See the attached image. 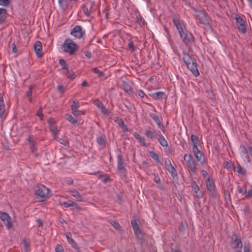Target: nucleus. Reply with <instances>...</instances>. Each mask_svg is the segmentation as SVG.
<instances>
[{
    "label": "nucleus",
    "instance_id": "f257e3e1",
    "mask_svg": "<svg viewBox=\"0 0 252 252\" xmlns=\"http://www.w3.org/2000/svg\"><path fill=\"white\" fill-rule=\"evenodd\" d=\"M183 61L188 68L192 73L194 76H198L199 75V72L197 69V65L195 60L185 52H183Z\"/></svg>",
    "mask_w": 252,
    "mask_h": 252
},
{
    "label": "nucleus",
    "instance_id": "f03ea898",
    "mask_svg": "<svg viewBox=\"0 0 252 252\" xmlns=\"http://www.w3.org/2000/svg\"><path fill=\"white\" fill-rule=\"evenodd\" d=\"M63 51L70 55H74L79 50V46L72 39H66L62 46Z\"/></svg>",
    "mask_w": 252,
    "mask_h": 252
},
{
    "label": "nucleus",
    "instance_id": "7ed1b4c3",
    "mask_svg": "<svg viewBox=\"0 0 252 252\" xmlns=\"http://www.w3.org/2000/svg\"><path fill=\"white\" fill-rule=\"evenodd\" d=\"M194 16L198 19L200 23L205 26L210 24V19L204 10L195 9Z\"/></svg>",
    "mask_w": 252,
    "mask_h": 252
},
{
    "label": "nucleus",
    "instance_id": "20e7f679",
    "mask_svg": "<svg viewBox=\"0 0 252 252\" xmlns=\"http://www.w3.org/2000/svg\"><path fill=\"white\" fill-rule=\"evenodd\" d=\"M184 159L186 163L187 167L190 169L193 174L197 175V168L196 167V164L191 155L186 154H185Z\"/></svg>",
    "mask_w": 252,
    "mask_h": 252
},
{
    "label": "nucleus",
    "instance_id": "39448f33",
    "mask_svg": "<svg viewBox=\"0 0 252 252\" xmlns=\"http://www.w3.org/2000/svg\"><path fill=\"white\" fill-rule=\"evenodd\" d=\"M230 245L231 248L234 250H241L243 244L240 237L235 234H233L231 236Z\"/></svg>",
    "mask_w": 252,
    "mask_h": 252
},
{
    "label": "nucleus",
    "instance_id": "423d86ee",
    "mask_svg": "<svg viewBox=\"0 0 252 252\" xmlns=\"http://www.w3.org/2000/svg\"><path fill=\"white\" fill-rule=\"evenodd\" d=\"M180 37L182 38L183 42L186 44L193 43L195 39L191 33L187 30H184L180 33Z\"/></svg>",
    "mask_w": 252,
    "mask_h": 252
},
{
    "label": "nucleus",
    "instance_id": "0eeeda50",
    "mask_svg": "<svg viewBox=\"0 0 252 252\" xmlns=\"http://www.w3.org/2000/svg\"><path fill=\"white\" fill-rule=\"evenodd\" d=\"M35 194L42 198H46L50 196V189L45 186L41 185L38 186Z\"/></svg>",
    "mask_w": 252,
    "mask_h": 252
},
{
    "label": "nucleus",
    "instance_id": "6e6552de",
    "mask_svg": "<svg viewBox=\"0 0 252 252\" xmlns=\"http://www.w3.org/2000/svg\"><path fill=\"white\" fill-rule=\"evenodd\" d=\"M234 19L236 20V24L239 32L242 33H245L246 32V27L245 20L238 15H236Z\"/></svg>",
    "mask_w": 252,
    "mask_h": 252
},
{
    "label": "nucleus",
    "instance_id": "1a4fd4ad",
    "mask_svg": "<svg viewBox=\"0 0 252 252\" xmlns=\"http://www.w3.org/2000/svg\"><path fill=\"white\" fill-rule=\"evenodd\" d=\"M192 152L197 161L202 165L205 163L204 156L203 153L198 149L197 146H195L194 148H192Z\"/></svg>",
    "mask_w": 252,
    "mask_h": 252
},
{
    "label": "nucleus",
    "instance_id": "9d476101",
    "mask_svg": "<svg viewBox=\"0 0 252 252\" xmlns=\"http://www.w3.org/2000/svg\"><path fill=\"white\" fill-rule=\"evenodd\" d=\"M206 186L208 190L209 191L211 195L214 197L216 198L217 196V193L214 182L210 180V177H208L207 181L206 182Z\"/></svg>",
    "mask_w": 252,
    "mask_h": 252
},
{
    "label": "nucleus",
    "instance_id": "9b49d317",
    "mask_svg": "<svg viewBox=\"0 0 252 252\" xmlns=\"http://www.w3.org/2000/svg\"><path fill=\"white\" fill-rule=\"evenodd\" d=\"M0 218L8 229L12 227L11 219L8 214L0 211Z\"/></svg>",
    "mask_w": 252,
    "mask_h": 252
},
{
    "label": "nucleus",
    "instance_id": "f8f14e48",
    "mask_svg": "<svg viewBox=\"0 0 252 252\" xmlns=\"http://www.w3.org/2000/svg\"><path fill=\"white\" fill-rule=\"evenodd\" d=\"M70 33L76 38H81L83 36L85 32H83L80 26L77 25L73 28Z\"/></svg>",
    "mask_w": 252,
    "mask_h": 252
},
{
    "label": "nucleus",
    "instance_id": "ddd939ff",
    "mask_svg": "<svg viewBox=\"0 0 252 252\" xmlns=\"http://www.w3.org/2000/svg\"><path fill=\"white\" fill-rule=\"evenodd\" d=\"M165 168L171 174L172 177L177 176L178 173L176 169L173 167L171 164V162L170 159H168V162L165 161Z\"/></svg>",
    "mask_w": 252,
    "mask_h": 252
},
{
    "label": "nucleus",
    "instance_id": "4468645a",
    "mask_svg": "<svg viewBox=\"0 0 252 252\" xmlns=\"http://www.w3.org/2000/svg\"><path fill=\"white\" fill-rule=\"evenodd\" d=\"M118 158V170L122 173H125L126 172V169L125 167V162L123 160V157L122 155H119Z\"/></svg>",
    "mask_w": 252,
    "mask_h": 252
},
{
    "label": "nucleus",
    "instance_id": "2eb2a0df",
    "mask_svg": "<svg viewBox=\"0 0 252 252\" xmlns=\"http://www.w3.org/2000/svg\"><path fill=\"white\" fill-rule=\"evenodd\" d=\"M34 51L36 56L40 58L43 55L42 53V44L40 41H36L34 45Z\"/></svg>",
    "mask_w": 252,
    "mask_h": 252
},
{
    "label": "nucleus",
    "instance_id": "dca6fc26",
    "mask_svg": "<svg viewBox=\"0 0 252 252\" xmlns=\"http://www.w3.org/2000/svg\"><path fill=\"white\" fill-rule=\"evenodd\" d=\"M191 187L192 188V190L194 191V196L198 199H199L202 197V194L200 193L198 194V191L199 190V188L198 185L196 184L195 181H192L191 182Z\"/></svg>",
    "mask_w": 252,
    "mask_h": 252
},
{
    "label": "nucleus",
    "instance_id": "f3484780",
    "mask_svg": "<svg viewBox=\"0 0 252 252\" xmlns=\"http://www.w3.org/2000/svg\"><path fill=\"white\" fill-rule=\"evenodd\" d=\"M241 156L245 158L247 162H251V158L248 154V149L244 145H241L240 147Z\"/></svg>",
    "mask_w": 252,
    "mask_h": 252
},
{
    "label": "nucleus",
    "instance_id": "a211bd4d",
    "mask_svg": "<svg viewBox=\"0 0 252 252\" xmlns=\"http://www.w3.org/2000/svg\"><path fill=\"white\" fill-rule=\"evenodd\" d=\"M131 224L135 235L137 236L141 235V231L137 221L135 220H132L131 221Z\"/></svg>",
    "mask_w": 252,
    "mask_h": 252
},
{
    "label": "nucleus",
    "instance_id": "6ab92c4d",
    "mask_svg": "<svg viewBox=\"0 0 252 252\" xmlns=\"http://www.w3.org/2000/svg\"><path fill=\"white\" fill-rule=\"evenodd\" d=\"M150 95L156 99L166 98L167 96L163 92H158L150 94Z\"/></svg>",
    "mask_w": 252,
    "mask_h": 252
},
{
    "label": "nucleus",
    "instance_id": "aec40b11",
    "mask_svg": "<svg viewBox=\"0 0 252 252\" xmlns=\"http://www.w3.org/2000/svg\"><path fill=\"white\" fill-rule=\"evenodd\" d=\"M150 117L157 123L160 129H163L164 126L161 124V121L158 116L154 113H151Z\"/></svg>",
    "mask_w": 252,
    "mask_h": 252
},
{
    "label": "nucleus",
    "instance_id": "412c9836",
    "mask_svg": "<svg viewBox=\"0 0 252 252\" xmlns=\"http://www.w3.org/2000/svg\"><path fill=\"white\" fill-rule=\"evenodd\" d=\"M114 121L119 125L124 131L128 130L126 126L125 125L124 121L120 117H116L114 119Z\"/></svg>",
    "mask_w": 252,
    "mask_h": 252
},
{
    "label": "nucleus",
    "instance_id": "4be33fe9",
    "mask_svg": "<svg viewBox=\"0 0 252 252\" xmlns=\"http://www.w3.org/2000/svg\"><path fill=\"white\" fill-rule=\"evenodd\" d=\"M7 18V10L5 8H0V24H3Z\"/></svg>",
    "mask_w": 252,
    "mask_h": 252
},
{
    "label": "nucleus",
    "instance_id": "5701e85b",
    "mask_svg": "<svg viewBox=\"0 0 252 252\" xmlns=\"http://www.w3.org/2000/svg\"><path fill=\"white\" fill-rule=\"evenodd\" d=\"M70 194L75 198L78 201H83V198L81 194L76 190H71L69 191Z\"/></svg>",
    "mask_w": 252,
    "mask_h": 252
},
{
    "label": "nucleus",
    "instance_id": "b1692460",
    "mask_svg": "<svg viewBox=\"0 0 252 252\" xmlns=\"http://www.w3.org/2000/svg\"><path fill=\"white\" fill-rule=\"evenodd\" d=\"M66 237L67 239L68 242L70 244L73 248L74 249L78 248V245L77 243L73 240L71 237V235L70 232H67L66 234Z\"/></svg>",
    "mask_w": 252,
    "mask_h": 252
},
{
    "label": "nucleus",
    "instance_id": "393cba45",
    "mask_svg": "<svg viewBox=\"0 0 252 252\" xmlns=\"http://www.w3.org/2000/svg\"><path fill=\"white\" fill-rule=\"evenodd\" d=\"M50 128L51 131L53 134L54 138L55 139H58V134L59 133V130L57 127L54 124H51L50 126Z\"/></svg>",
    "mask_w": 252,
    "mask_h": 252
},
{
    "label": "nucleus",
    "instance_id": "a878e982",
    "mask_svg": "<svg viewBox=\"0 0 252 252\" xmlns=\"http://www.w3.org/2000/svg\"><path fill=\"white\" fill-rule=\"evenodd\" d=\"M134 137L138 140L139 143L143 146L146 147L147 145L144 137H142L137 133L134 134Z\"/></svg>",
    "mask_w": 252,
    "mask_h": 252
},
{
    "label": "nucleus",
    "instance_id": "bb28decb",
    "mask_svg": "<svg viewBox=\"0 0 252 252\" xmlns=\"http://www.w3.org/2000/svg\"><path fill=\"white\" fill-rule=\"evenodd\" d=\"M61 205L66 208L71 207V206H74L76 208H79V206L77 203H76L72 201H70V200H69L66 202H63L61 204Z\"/></svg>",
    "mask_w": 252,
    "mask_h": 252
},
{
    "label": "nucleus",
    "instance_id": "cd10ccee",
    "mask_svg": "<svg viewBox=\"0 0 252 252\" xmlns=\"http://www.w3.org/2000/svg\"><path fill=\"white\" fill-rule=\"evenodd\" d=\"M172 21L178 30L179 33L184 30L179 20L177 19H173Z\"/></svg>",
    "mask_w": 252,
    "mask_h": 252
},
{
    "label": "nucleus",
    "instance_id": "c85d7f7f",
    "mask_svg": "<svg viewBox=\"0 0 252 252\" xmlns=\"http://www.w3.org/2000/svg\"><path fill=\"white\" fill-rule=\"evenodd\" d=\"M234 170L236 171L239 174L245 175L246 173V169L242 167L239 164L237 165L236 167L234 166Z\"/></svg>",
    "mask_w": 252,
    "mask_h": 252
},
{
    "label": "nucleus",
    "instance_id": "c756f323",
    "mask_svg": "<svg viewBox=\"0 0 252 252\" xmlns=\"http://www.w3.org/2000/svg\"><path fill=\"white\" fill-rule=\"evenodd\" d=\"M4 112V104L3 97L0 95V117H2Z\"/></svg>",
    "mask_w": 252,
    "mask_h": 252
},
{
    "label": "nucleus",
    "instance_id": "7c9ffc66",
    "mask_svg": "<svg viewBox=\"0 0 252 252\" xmlns=\"http://www.w3.org/2000/svg\"><path fill=\"white\" fill-rule=\"evenodd\" d=\"M122 86L124 90L127 93L131 92V87L130 85L126 81H123Z\"/></svg>",
    "mask_w": 252,
    "mask_h": 252
},
{
    "label": "nucleus",
    "instance_id": "2f4dec72",
    "mask_svg": "<svg viewBox=\"0 0 252 252\" xmlns=\"http://www.w3.org/2000/svg\"><path fill=\"white\" fill-rule=\"evenodd\" d=\"M158 140L160 144L163 147H167L168 146V142L163 136L158 137Z\"/></svg>",
    "mask_w": 252,
    "mask_h": 252
},
{
    "label": "nucleus",
    "instance_id": "473e14b6",
    "mask_svg": "<svg viewBox=\"0 0 252 252\" xmlns=\"http://www.w3.org/2000/svg\"><path fill=\"white\" fill-rule=\"evenodd\" d=\"M34 88V85H30L29 87V90L27 92V96L28 97L30 102L32 101V90Z\"/></svg>",
    "mask_w": 252,
    "mask_h": 252
},
{
    "label": "nucleus",
    "instance_id": "72a5a7b5",
    "mask_svg": "<svg viewBox=\"0 0 252 252\" xmlns=\"http://www.w3.org/2000/svg\"><path fill=\"white\" fill-rule=\"evenodd\" d=\"M149 154L151 156V157L154 159L157 163L160 162V160L159 158V157L158 154H157L154 151H150Z\"/></svg>",
    "mask_w": 252,
    "mask_h": 252
},
{
    "label": "nucleus",
    "instance_id": "f704fd0d",
    "mask_svg": "<svg viewBox=\"0 0 252 252\" xmlns=\"http://www.w3.org/2000/svg\"><path fill=\"white\" fill-rule=\"evenodd\" d=\"M66 119L71 124L78 125L77 121L70 114L66 115Z\"/></svg>",
    "mask_w": 252,
    "mask_h": 252
},
{
    "label": "nucleus",
    "instance_id": "c9c22d12",
    "mask_svg": "<svg viewBox=\"0 0 252 252\" xmlns=\"http://www.w3.org/2000/svg\"><path fill=\"white\" fill-rule=\"evenodd\" d=\"M72 104L70 106L71 111L78 109L79 104V102L77 99L75 100H72Z\"/></svg>",
    "mask_w": 252,
    "mask_h": 252
},
{
    "label": "nucleus",
    "instance_id": "e433bc0d",
    "mask_svg": "<svg viewBox=\"0 0 252 252\" xmlns=\"http://www.w3.org/2000/svg\"><path fill=\"white\" fill-rule=\"evenodd\" d=\"M64 74L68 77L71 79L74 78V73L72 70H69L68 68L64 70Z\"/></svg>",
    "mask_w": 252,
    "mask_h": 252
},
{
    "label": "nucleus",
    "instance_id": "4c0bfd02",
    "mask_svg": "<svg viewBox=\"0 0 252 252\" xmlns=\"http://www.w3.org/2000/svg\"><path fill=\"white\" fill-rule=\"evenodd\" d=\"M145 135L146 136L150 139H153L155 137V133L154 131H152L150 130H147L146 131L145 133Z\"/></svg>",
    "mask_w": 252,
    "mask_h": 252
},
{
    "label": "nucleus",
    "instance_id": "58836bf2",
    "mask_svg": "<svg viewBox=\"0 0 252 252\" xmlns=\"http://www.w3.org/2000/svg\"><path fill=\"white\" fill-rule=\"evenodd\" d=\"M96 141L98 144L102 146H104L105 145V139L103 136H99L97 137Z\"/></svg>",
    "mask_w": 252,
    "mask_h": 252
},
{
    "label": "nucleus",
    "instance_id": "ea45409f",
    "mask_svg": "<svg viewBox=\"0 0 252 252\" xmlns=\"http://www.w3.org/2000/svg\"><path fill=\"white\" fill-rule=\"evenodd\" d=\"M191 140L193 144V147L194 148L195 146H197V143L198 142V138L195 135L192 134L191 135Z\"/></svg>",
    "mask_w": 252,
    "mask_h": 252
},
{
    "label": "nucleus",
    "instance_id": "a19ab883",
    "mask_svg": "<svg viewBox=\"0 0 252 252\" xmlns=\"http://www.w3.org/2000/svg\"><path fill=\"white\" fill-rule=\"evenodd\" d=\"M22 244L23 245V248L25 252H28L29 250V247L30 246V243L26 239L23 240Z\"/></svg>",
    "mask_w": 252,
    "mask_h": 252
},
{
    "label": "nucleus",
    "instance_id": "79ce46f5",
    "mask_svg": "<svg viewBox=\"0 0 252 252\" xmlns=\"http://www.w3.org/2000/svg\"><path fill=\"white\" fill-rule=\"evenodd\" d=\"M93 72L97 74L99 77H102L104 76V73L102 71H100L97 67H94L92 69Z\"/></svg>",
    "mask_w": 252,
    "mask_h": 252
},
{
    "label": "nucleus",
    "instance_id": "37998d69",
    "mask_svg": "<svg viewBox=\"0 0 252 252\" xmlns=\"http://www.w3.org/2000/svg\"><path fill=\"white\" fill-rule=\"evenodd\" d=\"M59 63L60 65L62 66V69H63L64 70L67 68L66 62L63 59H60L59 60Z\"/></svg>",
    "mask_w": 252,
    "mask_h": 252
},
{
    "label": "nucleus",
    "instance_id": "c03bdc74",
    "mask_svg": "<svg viewBox=\"0 0 252 252\" xmlns=\"http://www.w3.org/2000/svg\"><path fill=\"white\" fill-rule=\"evenodd\" d=\"M32 153L35 154L36 151V142L29 144Z\"/></svg>",
    "mask_w": 252,
    "mask_h": 252
},
{
    "label": "nucleus",
    "instance_id": "a18cd8bd",
    "mask_svg": "<svg viewBox=\"0 0 252 252\" xmlns=\"http://www.w3.org/2000/svg\"><path fill=\"white\" fill-rule=\"evenodd\" d=\"M10 4L9 0H0V5L3 6H7Z\"/></svg>",
    "mask_w": 252,
    "mask_h": 252
},
{
    "label": "nucleus",
    "instance_id": "49530a36",
    "mask_svg": "<svg viewBox=\"0 0 252 252\" xmlns=\"http://www.w3.org/2000/svg\"><path fill=\"white\" fill-rule=\"evenodd\" d=\"M82 10L83 11L84 13H85V14L86 15H87V16L90 15V11L85 5H84L82 6Z\"/></svg>",
    "mask_w": 252,
    "mask_h": 252
},
{
    "label": "nucleus",
    "instance_id": "de8ad7c7",
    "mask_svg": "<svg viewBox=\"0 0 252 252\" xmlns=\"http://www.w3.org/2000/svg\"><path fill=\"white\" fill-rule=\"evenodd\" d=\"M94 103L98 107V108H100L103 105V103L98 99H95L94 101Z\"/></svg>",
    "mask_w": 252,
    "mask_h": 252
},
{
    "label": "nucleus",
    "instance_id": "09e8293b",
    "mask_svg": "<svg viewBox=\"0 0 252 252\" xmlns=\"http://www.w3.org/2000/svg\"><path fill=\"white\" fill-rule=\"evenodd\" d=\"M101 112L104 114V115H108L109 114V111L107 109L105 108V107L103 105L100 108H99Z\"/></svg>",
    "mask_w": 252,
    "mask_h": 252
},
{
    "label": "nucleus",
    "instance_id": "8fccbe9b",
    "mask_svg": "<svg viewBox=\"0 0 252 252\" xmlns=\"http://www.w3.org/2000/svg\"><path fill=\"white\" fill-rule=\"evenodd\" d=\"M111 223L112 225L116 229H119L120 228V225L117 220H112Z\"/></svg>",
    "mask_w": 252,
    "mask_h": 252
},
{
    "label": "nucleus",
    "instance_id": "3c124183",
    "mask_svg": "<svg viewBox=\"0 0 252 252\" xmlns=\"http://www.w3.org/2000/svg\"><path fill=\"white\" fill-rule=\"evenodd\" d=\"M29 144L35 142V138L32 135H30L27 138Z\"/></svg>",
    "mask_w": 252,
    "mask_h": 252
},
{
    "label": "nucleus",
    "instance_id": "603ef678",
    "mask_svg": "<svg viewBox=\"0 0 252 252\" xmlns=\"http://www.w3.org/2000/svg\"><path fill=\"white\" fill-rule=\"evenodd\" d=\"M128 47L129 49L132 51H134L135 50L134 45L132 41H130V42L128 43Z\"/></svg>",
    "mask_w": 252,
    "mask_h": 252
},
{
    "label": "nucleus",
    "instance_id": "864d4df0",
    "mask_svg": "<svg viewBox=\"0 0 252 252\" xmlns=\"http://www.w3.org/2000/svg\"><path fill=\"white\" fill-rule=\"evenodd\" d=\"M55 251L56 252H64L63 247L60 245L56 246Z\"/></svg>",
    "mask_w": 252,
    "mask_h": 252
},
{
    "label": "nucleus",
    "instance_id": "5fc2aeb1",
    "mask_svg": "<svg viewBox=\"0 0 252 252\" xmlns=\"http://www.w3.org/2000/svg\"><path fill=\"white\" fill-rule=\"evenodd\" d=\"M224 167L226 168L229 169L231 167V163L227 161H225L223 163Z\"/></svg>",
    "mask_w": 252,
    "mask_h": 252
},
{
    "label": "nucleus",
    "instance_id": "6e6d98bb",
    "mask_svg": "<svg viewBox=\"0 0 252 252\" xmlns=\"http://www.w3.org/2000/svg\"><path fill=\"white\" fill-rule=\"evenodd\" d=\"M37 115H38L42 119V117L43 116L42 114V108H39L37 112Z\"/></svg>",
    "mask_w": 252,
    "mask_h": 252
},
{
    "label": "nucleus",
    "instance_id": "4d7b16f0",
    "mask_svg": "<svg viewBox=\"0 0 252 252\" xmlns=\"http://www.w3.org/2000/svg\"><path fill=\"white\" fill-rule=\"evenodd\" d=\"M58 2L60 6H64L67 5L66 0H58Z\"/></svg>",
    "mask_w": 252,
    "mask_h": 252
},
{
    "label": "nucleus",
    "instance_id": "13d9d810",
    "mask_svg": "<svg viewBox=\"0 0 252 252\" xmlns=\"http://www.w3.org/2000/svg\"><path fill=\"white\" fill-rule=\"evenodd\" d=\"M72 113L76 117H79L81 115L80 112L78 109L72 111Z\"/></svg>",
    "mask_w": 252,
    "mask_h": 252
},
{
    "label": "nucleus",
    "instance_id": "bf43d9fd",
    "mask_svg": "<svg viewBox=\"0 0 252 252\" xmlns=\"http://www.w3.org/2000/svg\"><path fill=\"white\" fill-rule=\"evenodd\" d=\"M238 191L239 193L242 194V195L245 194L246 192V190H243L240 186L238 187Z\"/></svg>",
    "mask_w": 252,
    "mask_h": 252
},
{
    "label": "nucleus",
    "instance_id": "052dcab7",
    "mask_svg": "<svg viewBox=\"0 0 252 252\" xmlns=\"http://www.w3.org/2000/svg\"><path fill=\"white\" fill-rule=\"evenodd\" d=\"M55 140L59 141L60 143H61L62 144H63L64 145H65L66 144V141L64 139H62V138L59 137L58 136V139H55Z\"/></svg>",
    "mask_w": 252,
    "mask_h": 252
},
{
    "label": "nucleus",
    "instance_id": "680f3d73",
    "mask_svg": "<svg viewBox=\"0 0 252 252\" xmlns=\"http://www.w3.org/2000/svg\"><path fill=\"white\" fill-rule=\"evenodd\" d=\"M58 91L61 93L63 94L64 92V89L63 85H60L58 87Z\"/></svg>",
    "mask_w": 252,
    "mask_h": 252
},
{
    "label": "nucleus",
    "instance_id": "e2e57ef3",
    "mask_svg": "<svg viewBox=\"0 0 252 252\" xmlns=\"http://www.w3.org/2000/svg\"><path fill=\"white\" fill-rule=\"evenodd\" d=\"M245 197L246 198H251V197H252V189H250L248 191V193H247V195H246Z\"/></svg>",
    "mask_w": 252,
    "mask_h": 252
},
{
    "label": "nucleus",
    "instance_id": "0e129e2a",
    "mask_svg": "<svg viewBox=\"0 0 252 252\" xmlns=\"http://www.w3.org/2000/svg\"><path fill=\"white\" fill-rule=\"evenodd\" d=\"M155 135L158 136V137H160V136H163V135L161 134V132L159 130H155L154 131Z\"/></svg>",
    "mask_w": 252,
    "mask_h": 252
},
{
    "label": "nucleus",
    "instance_id": "69168bd1",
    "mask_svg": "<svg viewBox=\"0 0 252 252\" xmlns=\"http://www.w3.org/2000/svg\"><path fill=\"white\" fill-rule=\"evenodd\" d=\"M12 49L13 52L16 53L17 52L16 44L15 43L12 44Z\"/></svg>",
    "mask_w": 252,
    "mask_h": 252
},
{
    "label": "nucleus",
    "instance_id": "338daca9",
    "mask_svg": "<svg viewBox=\"0 0 252 252\" xmlns=\"http://www.w3.org/2000/svg\"><path fill=\"white\" fill-rule=\"evenodd\" d=\"M244 252H250V248L249 246H245L244 247Z\"/></svg>",
    "mask_w": 252,
    "mask_h": 252
},
{
    "label": "nucleus",
    "instance_id": "774afa93",
    "mask_svg": "<svg viewBox=\"0 0 252 252\" xmlns=\"http://www.w3.org/2000/svg\"><path fill=\"white\" fill-rule=\"evenodd\" d=\"M85 55L89 59H90L92 57V53L90 51H86L85 53Z\"/></svg>",
    "mask_w": 252,
    "mask_h": 252
}]
</instances>
